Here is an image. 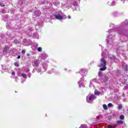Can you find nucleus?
Returning <instances> with one entry per match:
<instances>
[{
	"label": "nucleus",
	"mask_w": 128,
	"mask_h": 128,
	"mask_svg": "<svg viewBox=\"0 0 128 128\" xmlns=\"http://www.w3.org/2000/svg\"><path fill=\"white\" fill-rule=\"evenodd\" d=\"M112 103H109V104H108V107H112Z\"/></svg>",
	"instance_id": "9b49d317"
},
{
	"label": "nucleus",
	"mask_w": 128,
	"mask_h": 128,
	"mask_svg": "<svg viewBox=\"0 0 128 128\" xmlns=\"http://www.w3.org/2000/svg\"><path fill=\"white\" fill-rule=\"evenodd\" d=\"M120 120H123L124 118V115H121V116H120Z\"/></svg>",
	"instance_id": "0eeeda50"
},
{
	"label": "nucleus",
	"mask_w": 128,
	"mask_h": 128,
	"mask_svg": "<svg viewBox=\"0 0 128 128\" xmlns=\"http://www.w3.org/2000/svg\"><path fill=\"white\" fill-rule=\"evenodd\" d=\"M103 108L104 110H108L107 105H106V104H104L103 105Z\"/></svg>",
	"instance_id": "39448f33"
},
{
	"label": "nucleus",
	"mask_w": 128,
	"mask_h": 128,
	"mask_svg": "<svg viewBox=\"0 0 128 128\" xmlns=\"http://www.w3.org/2000/svg\"><path fill=\"white\" fill-rule=\"evenodd\" d=\"M22 77H24V78L26 77V74H22Z\"/></svg>",
	"instance_id": "4468645a"
},
{
	"label": "nucleus",
	"mask_w": 128,
	"mask_h": 128,
	"mask_svg": "<svg viewBox=\"0 0 128 128\" xmlns=\"http://www.w3.org/2000/svg\"><path fill=\"white\" fill-rule=\"evenodd\" d=\"M94 94L96 95H98L99 94H100V92L99 91H98L97 90H96L94 91Z\"/></svg>",
	"instance_id": "423d86ee"
},
{
	"label": "nucleus",
	"mask_w": 128,
	"mask_h": 128,
	"mask_svg": "<svg viewBox=\"0 0 128 128\" xmlns=\"http://www.w3.org/2000/svg\"><path fill=\"white\" fill-rule=\"evenodd\" d=\"M109 57H110L111 58H112V57H111V56H109Z\"/></svg>",
	"instance_id": "aec40b11"
},
{
	"label": "nucleus",
	"mask_w": 128,
	"mask_h": 128,
	"mask_svg": "<svg viewBox=\"0 0 128 128\" xmlns=\"http://www.w3.org/2000/svg\"><path fill=\"white\" fill-rule=\"evenodd\" d=\"M118 125H113L112 127L114 128H116V126H117Z\"/></svg>",
	"instance_id": "f3484780"
},
{
	"label": "nucleus",
	"mask_w": 128,
	"mask_h": 128,
	"mask_svg": "<svg viewBox=\"0 0 128 128\" xmlns=\"http://www.w3.org/2000/svg\"><path fill=\"white\" fill-rule=\"evenodd\" d=\"M38 52H42V48H38Z\"/></svg>",
	"instance_id": "1a4fd4ad"
},
{
	"label": "nucleus",
	"mask_w": 128,
	"mask_h": 128,
	"mask_svg": "<svg viewBox=\"0 0 128 128\" xmlns=\"http://www.w3.org/2000/svg\"><path fill=\"white\" fill-rule=\"evenodd\" d=\"M71 18L70 16H68V18Z\"/></svg>",
	"instance_id": "6ab92c4d"
},
{
	"label": "nucleus",
	"mask_w": 128,
	"mask_h": 128,
	"mask_svg": "<svg viewBox=\"0 0 128 128\" xmlns=\"http://www.w3.org/2000/svg\"><path fill=\"white\" fill-rule=\"evenodd\" d=\"M108 128H113V126H110V125H108Z\"/></svg>",
	"instance_id": "2eb2a0df"
},
{
	"label": "nucleus",
	"mask_w": 128,
	"mask_h": 128,
	"mask_svg": "<svg viewBox=\"0 0 128 128\" xmlns=\"http://www.w3.org/2000/svg\"><path fill=\"white\" fill-rule=\"evenodd\" d=\"M55 18L56 20H64L63 16H55Z\"/></svg>",
	"instance_id": "20e7f679"
},
{
	"label": "nucleus",
	"mask_w": 128,
	"mask_h": 128,
	"mask_svg": "<svg viewBox=\"0 0 128 128\" xmlns=\"http://www.w3.org/2000/svg\"><path fill=\"white\" fill-rule=\"evenodd\" d=\"M117 123L118 124H123V122H122V121H118Z\"/></svg>",
	"instance_id": "f8f14e48"
},
{
	"label": "nucleus",
	"mask_w": 128,
	"mask_h": 128,
	"mask_svg": "<svg viewBox=\"0 0 128 128\" xmlns=\"http://www.w3.org/2000/svg\"><path fill=\"white\" fill-rule=\"evenodd\" d=\"M16 73L14 72H12V75H15Z\"/></svg>",
	"instance_id": "dca6fc26"
},
{
	"label": "nucleus",
	"mask_w": 128,
	"mask_h": 128,
	"mask_svg": "<svg viewBox=\"0 0 128 128\" xmlns=\"http://www.w3.org/2000/svg\"><path fill=\"white\" fill-rule=\"evenodd\" d=\"M106 61L104 59V58H101V62H100V70H106Z\"/></svg>",
	"instance_id": "f257e3e1"
},
{
	"label": "nucleus",
	"mask_w": 128,
	"mask_h": 128,
	"mask_svg": "<svg viewBox=\"0 0 128 128\" xmlns=\"http://www.w3.org/2000/svg\"><path fill=\"white\" fill-rule=\"evenodd\" d=\"M119 108H122V106H119Z\"/></svg>",
	"instance_id": "412c9836"
},
{
	"label": "nucleus",
	"mask_w": 128,
	"mask_h": 128,
	"mask_svg": "<svg viewBox=\"0 0 128 128\" xmlns=\"http://www.w3.org/2000/svg\"><path fill=\"white\" fill-rule=\"evenodd\" d=\"M94 99H96L94 95H90V96H87L86 97L87 102H90V101H92Z\"/></svg>",
	"instance_id": "f03ea898"
},
{
	"label": "nucleus",
	"mask_w": 128,
	"mask_h": 128,
	"mask_svg": "<svg viewBox=\"0 0 128 128\" xmlns=\"http://www.w3.org/2000/svg\"><path fill=\"white\" fill-rule=\"evenodd\" d=\"M79 86H80V87H81L82 86H81V85H80V84H79Z\"/></svg>",
	"instance_id": "4be33fe9"
},
{
	"label": "nucleus",
	"mask_w": 128,
	"mask_h": 128,
	"mask_svg": "<svg viewBox=\"0 0 128 128\" xmlns=\"http://www.w3.org/2000/svg\"><path fill=\"white\" fill-rule=\"evenodd\" d=\"M0 6H5V4L3 2H0Z\"/></svg>",
	"instance_id": "6e6552de"
},
{
	"label": "nucleus",
	"mask_w": 128,
	"mask_h": 128,
	"mask_svg": "<svg viewBox=\"0 0 128 128\" xmlns=\"http://www.w3.org/2000/svg\"><path fill=\"white\" fill-rule=\"evenodd\" d=\"M34 65H35L36 66H38V59H34Z\"/></svg>",
	"instance_id": "7ed1b4c3"
},
{
	"label": "nucleus",
	"mask_w": 128,
	"mask_h": 128,
	"mask_svg": "<svg viewBox=\"0 0 128 128\" xmlns=\"http://www.w3.org/2000/svg\"><path fill=\"white\" fill-rule=\"evenodd\" d=\"M22 54H26V50H24V49H23V50H22Z\"/></svg>",
	"instance_id": "ddd939ff"
},
{
	"label": "nucleus",
	"mask_w": 128,
	"mask_h": 128,
	"mask_svg": "<svg viewBox=\"0 0 128 128\" xmlns=\"http://www.w3.org/2000/svg\"><path fill=\"white\" fill-rule=\"evenodd\" d=\"M14 65H15V66H19V64L18 63V62H15Z\"/></svg>",
	"instance_id": "9d476101"
},
{
	"label": "nucleus",
	"mask_w": 128,
	"mask_h": 128,
	"mask_svg": "<svg viewBox=\"0 0 128 128\" xmlns=\"http://www.w3.org/2000/svg\"><path fill=\"white\" fill-rule=\"evenodd\" d=\"M18 58L19 59L20 58V55H18Z\"/></svg>",
	"instance_id": "a211bd4d"
}]
</instances>
